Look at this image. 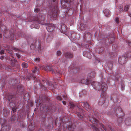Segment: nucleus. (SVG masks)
Wrapping results in <instances>:
<instances>
[{"label": "nucleus", "mask_w": 131, "mask_h": 131, "mask_svg": "<svg viewBox=\"0 0 131 131\" xmlns=\"http://www.w3.org/2000/svg\"><path fill=\"white\" fill-rule=\"evenodd\" d=\"M91 85L95 89L97 90L98 91L100 90L102 91L101 95L104 96L106 94L105 91L107 89V87L105 83H102L101 84L99 83H97L93 82L91 83Z\"/></svg>", "instance_id": "nucleus-1"}, {"label": "nucleus", "mask_w": 131, "mask_h": 131, "mask_svg": "<svg viewBox=\"0 0 131 131\" xmlns=\"http://www.w3.org/2000/svg\"><path fill=\"white\" fill-rule=\"evenodd\" d=\"M45 18V15L43 14H40L37 17H31L29 20L30 22L37 21L41 24H44V20Z\"/></svg>", "instance_id": "nucleus-2"}, {"label": "nucleus", "mask_w": 131, "mask_h": 131, "mask_svg": "<svg viewBox=\"0 0 131 131\" xmlns=\"http://www.w3.org/2000/svg\"><path fill=\"white\" fill-rule=\"evenodd\" d=\"M60 125H62L63 127H66L68 128L69 131H74L73 129L74 127L73 128V125H71V124L70 125H69L68 124V123L67 122V121L65 120V117L63 118H61L60 119Z\"/></svg>", "instance_id": "nucleus-3"}, {"label": "nucleus", "mask_w": 131, "mask_h": 131, "mask_svg": "<svg viewBox=\"0 0 131 131\" xmlns=\"http://www.w3.org/2000/svg\"><path fill=\"white\" fill-rule=\"evenodd\" d=\"M36 47L37 48L36 50L39 52H40L42 51L41 44L39 41H36L35 42L32 43L30 46V49L33 50L35 49Z\"/></svg>", "instance_id": "nucleus-4"}, {"label": "nucleus", "mask_w": 131, "mask_h": 131, "mask_svg": "<svg viewBox=\"0 0 131 131\" xmlns=\"http://www.w3.org/2000/svg\"><path fill=\"white\" fill-rule=\"evenodd\" d=\"M58 7L57 6H55L52 8H51V11L49 13V15H50V18H55L57 16Z\"/></svg>", "instance_id": "nucleus-5"}, {"label": "nucleus", "mask_w": 131, "mask_h": 131, "mask_svg": "<svg viewBox=\"0 0 131 131\" xmlns=\"http://www.w3.org/2000/svg\"><path fill=\"white\" fill-rule=\"evenodd\" d=\"M88 116L89 115H88ZM89 117L90 118V116H89ZM89 119L90 121L92 123L96 125V126H98L99 125L101 127H102L104 129H105L102 123H99L98 120L94 117L93 115H92V118H89Z\"/></svg>", "instance_id": "nucleus-6"}, {"label": "nucleus", "mask_w": 131, "mask_h": 131, "mask_svg": "<svg viewBox=\"0 0 131 131\" xmlns=\"http://www.w3.org/2000/svg\"><path fill=\"white\" fill-rule=\"evenodd\" d=\"M131 54L130 52H127L126 54H125L124 56H123L121 58H119L118 59L119 62H120V64H123L125 62L126 60V58H129L130 57V55Z\"/></svg>", "instance_id": "nucleus-7"}, {"label": "nucleus", "mask_w": 131, "mask_h": 131, "mask_svg": "<svg viewBox=\"0 0 131 131\" xmlns=\"http://www.w3.org/2000/svg\"><path fill=\"white\" fill-rule=\"evenodd\" d=\"M3 123L1 125L2 128L1 129V131H8L10 128V126L9 125H4L5 121L3 120Z\"/></svg>", "instance_id": "nucleus-8"}, {"label": "nucleus", "mask_w": 131, "mask_h": 131, "mask_svg": "<svg viewBox=\"0 0 131 131\" xmlns=\"http://www.w3.org/2000/svg\"><path fill=\"white\" fill-rule=\"evenodd\" d=\"M35 127V125L34 123H31L30 122V125L29 126L28 131H34ZM38 131H44L43 129H39Z\"/></svg>", "instance_id": "nucleus-9"}, {"label": "nucleus", "mask_w": 131, "mask_h": 131, "mask_svg": "<svg viewBox=\"0 0 131 131\" xmlns=\"http://www.w3.org/2000/svg\"><path fill=\"white\" fill-rule=\"evenodd\" d=\"M80 104L82 106L84 107V108L87 110L89 111L91 110V107L86 102H81L80 103Z\"/></svg>", "instance_id": "nucleus-10"}, {"label": "nucleus", "mask_w": 131, "mask_h": 131, "mask_svg": "<svg viewBox=\"0 0 131 131\" xmlns=\"http://www.w3.org/2000/svg\"><path fill=\"white\" fill-rule=\"evenodd\" d=\"M54 26L52 24H50L48 25L46 29L49 32L52 31L54 30Z\"/></svg>", "instance_id": "nucleus-11"}, {"label": "nucleus", "mask_w": 131, "mask_h": 131, "mask_svg": "<svg viewBox=\"0 0 131 131\" xmlns=\"http://www.w3.org/2000/svg\"><path fill=\"white\" fill-rule=\"evenodd\" d=\"M67 28L66 25L64 24H62L60 28L61 32L63 33H64L67 30Z\"/></svg>", "instance_id": "nucleus-12"}, {"label": "nucleus", "mask_w": 131, "mask_h": 131, "mask_svg": "<svg viewBox=\"0 0 131 131\" xmlns=\"http://www.w3.org/2000/svg\"><path fill=\"white\" fill-rule=\"evenodd\" d=\"M77 115H85V113L84 112V111L82 108H78V110L77 112Z\"/></svg>", "instance_id": "nucleus-13"}, {"label": "nucleus", "mask_w": 131, "mask_h": 131, "mask_svg": "<svg viewBox=\"0 0 131 131\" xmlns=\"http://www.w3.org/2000/svg\"><path fill=\"white\" fill-rule=\"evenodd\" d=\"M104 13L106 16L109 17L110 16V13L108 9H106L105 10H104Z\"/></svg>", "instance_id": "nucleus-14"}, {"label": "nucleus", "mask_w": 131, "mask_h": 131, "mask_svg": "<svg viewBox=\"0 0 131 131\" xmlns=\"http://www.w3.org/2000/svg\"><path fill=\"white\" fill-rule=\"evenodd\" d=\"M43 69L46 71H52V67L50 66H47L46 67H44Z\"/></svg>", "instance_id": "nucleus-15"}, {"label": "nucleus", "mask_w": 131, "mask_h": 131, "mask_svg": "<svg viewBox=\"0 0 131 131\" xmlns=\"http://www.w3.org/2000/svg\"><path fill=\"white\" fill-rule=\"evenodd\" d=\"M65 57L67 58H71L72 57V54L70 52H67L65 54Z\"/></svg>", "instance_id": "nucleus-16"}, {"label": "nucleus", "mask_w": 131, "mask_h": 131, "mask_svg": "<svg viewBox=\"0 0 131 131\" xmlns=\"http://www.w3.org/2000/svg\"><path fill=\"white\" fill-rule=\"evenodd\" d=\"M81 82L83 84L87 85L89 84L90 82L87 79H83L81 80Z\"/></svg>", "instance_id": "nucleus-17"}, {"label": "nucleus", "mask_w": 131, "mask_h": 131, "mask_svg": "<svg viewBox=\"0 0 131 131\" xmlns=\"http://www.w3.org/2000/svg\"><path fill=\"white\" fill-rule=\"evenodd\" d=\"M68 106L71 108L73 109L75 106V105L73 102H69Z\"/></svg>", "instance_id": "nucleus-18"}, {"label": "nucleus", "mask_w": 131, "mask_h": 131, "mask_svg": "<svg viewBox=\"0 0 131 131\" xmlns=\"http://www.w3.org/2000/svg\"><path fill=\"white\" fill-rule=\"evenodd\" d=\"M32 71L33 73H36L38 72V73L39 72V70L36 67H35V68L32 70Z\"/></svg>", "instance_id": "nucleus-19"}, {"label": "nucleus", "mask_w": 131, "mask_h": 131, "mask_svg": "<svg viewBox=\"0 0 131 131\" xmlns=\"http://www.w3.org/2000/svg\"><path fill=\"white\" fill-rule=\"evenodd\" d=\"M92 127L96 131H103L101 128H97L95 126H92Z\"/></svg>", "instance_id": "nucleus-20"}, {"label": "nucleus", "mask_w": 131, "mask_h": 131, "mask_svg": "<svg viewBox=\"0 0 131 131\" xmlns=\"http://www.w3.org/2000/svg\"><path fill=\"white\" fill-rule=\"evenodd\" d=\"M52 73H54L55 75H57V74L58 75L59 74H60L61 72L58 70H55L53 71H52Z\"/></svg>", "instance_id": "nucleus-21"}, {"label": "nucleus", "mask_w": 131, "mask_h": 131, "mask_svg": "<svg viewBox=\"0 0 131 131\" xmlns=\"http://www.w3.org/2000/svg\"><path fill=\"white\" fill-rule=\"evenodd\" d=\"M80 28L82 30L85 29V26L83 24H81L80 26Z\"/></svg>", "instance_id": "nucleus-22"}, {"label": "nucleus", "mask_w": 131, "mask_h": 131, "mask_svg": "<svg viewBox=\"0 0 131 131\" xmlns=\"http://www.w3.org/2000/svg\"><path fill=\"white\" fill-rule=\"evenodd\" d=\"M22 66L24 68H27L28 67L27 64L25 62H23L22 63Z\"/></svg>", "instance_id": "nucleus-23"}, {"label": "nucleus", "mask_w": 131, "mask_h": 131, "mask_svg": "<svg viewBox=\"0 0 131 131\" xmlns=\"http://www.w3.org/2000/svg\"><path fill=\"white\" fill-rule=\"evenodd\" d=\"M129 7V5H126L125 7L124 11H125V12L127 11L128 10Z\"/></svg>", "instance_id": "nucleus-24"}, {"label": "nucleus", "mask_w": 131, "mask_h": 131, "mask_svg": "<svg viewBox=\"0 0 131 131\" xmlns=\"http://www.w3.org/2000/svg\"><path fill=\"white\" fill-rule=\"evenodd\" d=\"M27 78H28L29 79H30L32 78H33L34 79H35L36 78L35 77L34 74L31 75L29 77L28 76Z\"/></svg>", "instance_id": "nucleus-25"}, {"label": "nucleus", "mask_w": 131, "mask_h": 131, "mask_svg": "<svg viewBox=\"0 0 131 131\" xmlns=\"http://www.w3.org/2000/svg\"><path fill=\"white\" fill-rule=\"evenodd\" d=\"M25 99H28L29 97V94L28 93H26L24 97Z\"/></svg>", "instance_id": "nucleus-26"}, {"label": "nucleus", "mask_w": 131, "mask_h": 131, "mask_svg": "<svg viewBox=\"0 0 131 131\" xmlns=\"http://www.w3.org/2000/svg\"><path fill=\"white\" fill-rule=\"evenodd\" d=\"M95 76V72H94L92 73H91V75L90 76V77L91 78H93Z\"/></svg>", "instance_id": "nucleus-27"}, {"label": "nucleus", "mask_w": 131, "mask_h": 131, "mask_svg": "<svg viewBox=\"0 0 131 131\" xmlns=\"http://www.w3.org/2000/svg\"><path fill=\"white\" fill-rule=\"evenodd\" d=\"M49 85L51 86V88L50 87V88H51V89H53V88H57V85H54L53 86V87L52 85L50 83L49 84Z\"/></svg>", "instance_id": "nucleus-28"}, {"label": "nucleus", "mask_w": 131, "mask_h": 131, "mask_svg": "<svg viewBox=\"0 0 131 131\" xmlns=\"http://www.w3.org/2000/svg\"><path fill=\"white\" fill-rule=\"evenodd\" d=\"M34 60L35 62H38L40 61V59L39 58H35Z\"/></svg>", "instance_id": "nucleus-29"}, {"label": "nucleus", "mask_w": 131, "mask_h": 131, "mask_svg": "<svg viewBox=\"0 0 131 131\" xmlns=\"http://www.w3.org/2000/svg\"><path fill=\"white\" fill-rule=\"evenodd\" d=\"M16 119L15 117V115H13L11 118V120L12 121L15 120Z\"/></svg>", "instance_id": "nucleus-30"}, {"label": "nucleus", "mask_w": 131, "mask_h": 131, "mask_svg": "<svg viewBox=\"0 0 131 131\" xmlns=\"http://www.w3.org/2000/svg\"><path fill=\"white\" fill-rule=\"evenodd\" d=\"M62 54L61 52L60 51H58L57 52V56H59L61 55Z\"/></svg>", "instance_id": "nucleus-31"}, {"label": "nucleus", "mask_w": 131, "mask_h": 131, "mask_svg": "<svg viewBox=\"0 0 131 131\" xmlns=\"http://www.w3.org/2000/svg\"><path fill=\"white\" fill-rule=\"evenodd\" d=\"M16 107H14L13 108H12V111H13V112H15L16 111Z\"/></svg>", "instance_id": "nucleus-32"}, {"label": "nucleus", "mask_w": 131, "mask_h": 131, "mask_svg": "<svg viewBox=\"0 0 131 131\" xmlns=\"http://www.w3.org/2000/svg\"><path fill=\"white\" fill-rule=\"evenodd\" d=\"M4 27V29L5 30V29L6 27L4 25H2L1 27V29L2 30H3L4 28H3Z\"/></svg>", "instance_id": "nucleus-33"}, {"label": "nucleus", "mask_w": 131, "mask_h": 131, "mask_svg": "<svg viewBox=\"0 0 131 131\" xmlns=\"http://www.w3.org/2000/svg\"><path fill=\"white\" fill-rule=\"evenodd\" d=\"M39 10V9L38 8H35V9L34 11L36 13L38 12Z\"/></svg>", "instance_id": "nucleus-34"}, {"label": "nucleus", "mask_w": 131, "mask_h": 131, "mask_svg": "<svg viewBox=\"0 0 131 131\" xmlns=\"http://www.w3.org/2000/svg\"><path fill=\"white\" fill-rule=\"evenodd\" d=\"M7 51L10 53V54H13V52L12 51H10L9 49H8L7 50Z\"/></svg>", "instance_id": "nucleus-35"}, {"label": "nucleus", "mask_w": 131, "mask_h": 131, "mask_svg": "<svg viewBox=\"0 0 131 131\" xmlns=\"http://www.w3.org/2000/svg\"><path fill=\"white\" fill-rule=\"evenodd\" d=\"M115 21L117 23H119V19L117 17L115 18Z\"/></svg>", "instance_id": "nucleus-36"}, {"label": "nucleus", "mask_w": 131, "mask_h": 131, "mask_svg": "<svg viewBox=\"0 0 131 131\" xmlns=\"http://www.w3.org/2000/svg\"><path fill=\"white\" fill-rule=\"evenodd\" d=\"M20 124L21 125V126L22 127H25V125L24 123L21 122Z\"/></svg>", "instance_id": "nucleus-37"}, {"label": "nucleus", "mask_w": 131, "mask_h": 131, "mask_svg": "<svg viewBox=\"0 0 131 131\" xmlns=\"http://www.w3.org/2000/svg\"><path fill=\"white\" fill-rule=\"evenodd\" d=\"M56 98L57 99L59 100H61V98L59 96H57V97Z\"/></svg>", "instance_id": "nucleus-38"}, {"label": "nucleus", "mask_w": 131, "mask_h": 131, "mask_svg": "<svg viewBox=\"0 0 131 131\" xmlns=\"http://www.w3.org/2000/svg\"><path fill=\"white\" fill-rule=\"evenodd\" d=\"M13 49L16 51H19V50L16 48H13Z\"/></svg>", "instance_id": "nucleus-39"}, {"label": "nucleus", "mask_w": 131, "mask_h": 131, "mask_svg": "<svg viewBox=\"0 0 131 131\" xmlns=\"http://www.w3.org/2000/svg\"><path fill=\"white\" fill-rule=\"evenodd\" d=\"M4 53V50H2L0 51V53L1 54H2Z\"/></svg>", "instance_id": "nucleus-40"}, {"label": "nucleus", "mask_w": 131, "mask_h": 131, "mask_svg": "<svg viewBox=\"0 0 131 131\" xmlns=\"http://www.w3.org/2000/svg\"><path fill=\"white\" fill-rule=\"evenodd\" d=\"M16 56H17V58H19L20 57V55L19 54H18L17 53H16Z\"/></svg>", "instance_id": "nucleus-41"}, {"label": "nucleus", "mask_w": 131, "mask_h": 131, "mask_svg": "<svg viewBox=\"0 0 131 131\" xmlns=\"http://www.w3.org/2000/svg\"><path fill=\"white\" fill-rule=\"evenodd\" d=\"M20 86L19 85L17 87V90L18 91L19 90H20Z\"/></svg>", "instance_id": "nucleus-42"}, {"label": "nucleus", "mask_w": 131, "mask_h": 131, "mask_svg": "<svg viewBox=\"0 0 131 131\" xmlns=\"http://www.w3.org/2000/svg\"><path fill=\"white\" fill-rule=\"evenodd\" d=\"M47 111H49L51 109V107H47Z\"/></svg>", "instance_id": "nucleus-43"}, {"label": "nucleus", "mask_w": 131, "mask_h": 131, "mask_svg": "<svg viewBox=\"0 0 131 131\" xmlns=\"http://www.w3.org/2000/svg\"><path fill=\"white\" fill-rule=\"evenodd\" d=\"M62 103H63V104L65 105H66V102L64 101H62Z\"/></svg>", "instance_id": "nucleus-44"}, {"label": "nucleus", "mask_w": 131, "mask_h": 131, "mask_svg": "<svg viewBox=\"0 0 131 131\" xmlns=\"http://www.w3.org/2000/svg\"><path fill=\"white\" fill-rule=\"evenodd\" d=\"M120 8V10L122 11L123 10V8L122 7H121V8Z\"/></svg>", "instance_id": "nucleus-45"}, {"label": "nucleus", "mask_w": 131, "mask_h": 131, "mask_svg": "<svg viewBox=\"0 0 131 131\" xmlns=\"http://www.w3.org/2000/svg\"><path fill=\"white\" fill-rule=\"evenodd\" d=\"M74 0H69L68 1L69 2H73Z\"/></svg>", "instance_id": "nucleus-46"}, {"label": "nucleus", "mask_w": 131, "mask_h": 131, "mask_svg": "<svg viewBox=\"0 0 131 131\" xmlns=\"http://www.w3.org/2000/svg\"><path fill=\"white\" fill-rule=\"evenodd\" d=\"M4 58V57L3 56H1V59L2 60V59H3Z\"/></svg>", "instance_id": "nucleus-47"}, {"label": "nucleus", "mask_w": 131, "mask_h": 131, "mask_svg": "<svg viewBox=\"0 0 131 131\" xmlns=\"http://www.w3.org/2000/svg\"><path fill=\"white\" fill-rule=\"evenodd\" d=\"M39 26H37V27H35V28L37 29H38L39 28Z\"/></svg>", "instance_id": "nucleus-48"}, {"label": "nucleus", "mask_w": 131, "mask_h": 131, "mask_svg": "<svg viewBox=\"0 0 131 131\" xmlns=\"http://www.w3.org/2000/svg\"><path fill=\"white\" fill-rule=\"evenodd\" d=\"M3 120V119L1 118H0V124L1 123V122Z\"/></svg>", "instance_id": "nucleus-49"}, {"label": "nucleus", "mask_w": 131, "mask_h": 131, "mask_svg": "<svg viewBox=\"0 0 131 131\" xmlns=\"http://www.w3.org/2000/svg\"><path fill=\"white\" fill-rule=\"evenodd\" d=\"M129 45L131 47V42L129 43Z\"/></svg>", "instance_id": "nucleus-50"}, {"label": "nucleus", "mask_w": 131, "mask_h": 131, "mask_svg": "<svg viewBox=\"0 0 131 131\" xmlns=\"http://www.w3.org/2000/svg\"><path fill=\"white\" fill-rule=\"evenodd\" d=\"M2 36V35L1 34H0V38H1Z\"/></svg>", "instance_id": "nucleus-51"}, {"label": "nucleus", "mask_w": 131, "mask_h": 131, "mask_svg": "<svg viewBox=\"0 0 131 131\" xmlns=\"http://www.w3.org/2000/svg\"><path fill=\"white\" fill-rule=\"evenodd\" d=\"M119 109L120 111H121L122 110L121 108H119L118 110H119Z\"/></svg>", "instance_id": "nucleus-52"}, {"label": "nucleus", "mask_w": 131, "mask_h": 131, "mask_svg": "<svg viewBox=\"0 0 131 131\" xmlns=\"http://www.w3.org/2000/svg\"><path fill=\"white\" fill-rule=\"evenodd\" d=\"M55 1L56 0H52V1L53 2H55Z\"/></svg>", "instance_id": "nucleus-53"}, {"label": "nucleus", "mask_w": 131, "mask_h": 131, "mask_svg": "<svg viewBox=\"0 0 131 131\" xmlns=\"http://www.w3.org/2000/svg\"><path fill=\"white\" fill-rule=\"evenodd\" d=\"M115 45H113V46H112V47H113V48L114 47V46H115Z\"/></svg>", "instance_id": "nucleus-54"}, {"label": "nucleus", "mask_w": 131, "mask_h": 131, "mask_svg": "<svg viewBox=\"0 0 131 131\" xmlns=\"http://www.w3.org/2000/svg\"><path fill=\"white\" fill-rule=\"evenodd\" d=\"M125 123H126V124L127 125V122H126V121L125 122Z\"/></svg>", "instance_id": "nucleus-55"}, {"label": "nucleus", "mask_w": 131, "mask_h": 131, "mask_svg": "<svg viewBox=\"0 0 131 131\" xmlns=\"http://www.w3.org/2000/svg\"><path fill=\"white\" fill-rule=\"evenodd\" d=\"M61 2V4L62 5V4L63 3V2Z\"/></svg>", "instance_id": "nucleus-56"}, {"label": "nucleus", "mask_w": 131, "mask_h": 131, "mask_svg": "<svg viewBox=\"0 0 131 131\" xmlns=\"http://www.w3.org/2000/svg\"><path fill=\"white\" fill-rule=\"evenodd\" d=\"M80 116H82V117H83V116H82V115H80Z\"/></svg>", "instance_id": "nucleus-57"}, {"label": "nucleus", "mask_w": 131, "mask_h": 131, "mask_svg": "<svg viewBox=\"0 0 131 131\" xmlns=\"http://www.w3.org/2000/svg\"><path fill=\"white\" fill-rule=\"evenodd\" d=\"M29 117V115H27V117L28 118Z\"/></svg>", "instance_id": "nucleus-58"}, {"label": "nucleus", "mask_w": 131, "mask_h": 131, "mask_svg": "<svg viewBox=\"0 0 131 131\" xmlns=\"http://www.w3.org/2000/svg\"><path fill=\"white\" fill-rule=\"evenodd\" d=\"M49 16L50 17V15H49V14H48V16ZM48 17H49V16H48Z\"/></svg>", "instance_id": "nucleus-59"}, {"label": "nucleus", "mask_w": 131, "mask_h": 131, "mask_svg": "<svg viewBox=\"0 0 131 131\" xmlns=\"http://www.w3.org/2000/svg\"><path fill=\"white\" fill-rule=\"evenodd\" d=\"M9 60H10V61H12V59H10Z\"/></svg>", "instance_id": "nucleus-60"}, {"label": "nucleus", "mask_w": 131, "mask_h": 131, "mask_svg": "<svg viewBox=\"0 0 131 131\" xmlns=\"http://www.w3.org/2000/svg\"><path fill=\"white\" fill-rule=\"evenodd\" d=\"M111 128V129L112 130V128Z\"/></svg>", "instance_id": "nucleus-61"}, {"label": "nucleus", "mask_w": 131, "mask_h": 131, "mask_svg": "<svg viewBox=\"0 0 131 131\" xmlns=\"http://www.w3.org/2000/svg\"><path fill=\"white\" fill-rule=\"evenodd\" d=\"M42 81L43 82H44V80H42Z\"/></svg>", "instance_id": "nucleus-62"}, {"label": "nucleus", "mask_w": 131, "mask_h": 131, "mask_svg": "<svg viewBox=\"0 0 131 131\" xmlns=\"http://www.w3.org/2000/svg\"><path fill=\"white\" fill-rule=\"evenodd\" d=\"M94 114H97V113H94Z\"/></svg>", "instance_id": "nucleus-63"}, {"label": "nucleus", "mask_w": 131, "mask_h": 131, "mask_svg": "<svg viewBox=\"0 0 131 131\" xmlns=\"http://www.w3.org/2000/svg\"><path fill=\"white\" fill-rule=\"evenodd\" d=\"M111 66H112V64H111Z\"/></svg>", "instance_id": "nucleus-64"}]
</instances>
